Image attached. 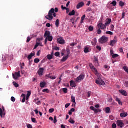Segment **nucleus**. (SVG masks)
<instances>
[{
    "label": "nucleus",
    "mask_w": 128,
    "mask_h": 128,
    "mask_svg": "<svg viewBox=\"0 0 128 128\" xmlns=\"http://www.w3.org/2000/svg\"><path fill=\"white\" fill-rule=\"evenodd\" d=\"M46 38H48L49 42H52V40L54 39L52 36H49Z\"/></svg>",
    "instance_id": "cd10ccee"
},
{
    "label": "nucleus",
    "mask_w": 128,
    "mask_h": 128,
    "mask_svg": "<svg viewBox=\"0 0 128 128\" xmlns=\"http://www.w3.org/2000/svg\"><path fill=\"white\" fill-rule=\"evenodd\" d=\"M36 56V53H31L30 55L28 56V60H32V56Z\"/></svg>",
    "instance_id": "4468645a"
},
{
    "label": "nucleus",
    "mask_w": 128,
    "mask_h": 128,
    "mask_svg": "<svg viewBox=\"0 0 128 128\" xmlns=\"http://www.w3.org/2000/svg\"><path fill=\"white\" fill-rule=\"evenodd\" d=\"M105 112L106 114H110V108L108 107L106 108Z\"/></svg>",
    "instance_id": "bb28decb"
},
{
    "label": "nucleus",
    "mask_w": 128,
    "mask_h": 128,
    "mask_svg": "<svg viewBox=\"0 0 128 128\" xmlns=\"http://www.w3.org/2000/svg\"><path fill=\"white\" fill-rule=\"evenodd\" d=\"M114 29V25H111L110 30L112 31Z\"/></svg>",
    "instance_id": "bf43d9fd"
},
{
    "label": "nucleus",
    "mask_w": 128,
    "mask_h": 128,
    "mask_svg": "<svg viewBox=\"0 0 128 128\" xmlns=\"http://www.w3.org/2000/svg\"><path fill=\"white\" fill-rule=\"evenodd\" d=\"M90 110H94H94L95 109H96V108H95L93 106H90Z\"/></svg>",
    "instance_id": "338daca9"
},
{
    "label": "nucleus",
    "mask_w": 128,
    "mask_h": 128,
    "mask_svg": "<svg viewBox=\"0 0 128 128\" xmlns=\"http://www.w3.org/2000/svg\"><path fill=\"white\" fill-rule=\"evenodd\" d=\"M52 14L54 18H56V14L54 12V8H52L49 11L48 15L46 16V18L48 20H54V16H52Z\"/></svg>",
    "instance_id": "f257e3e1"
},
{
    "label": "nucleus",
    "mask_w": 128,
    "mask_h": 128,
    "mask_svg": "<svg viewBox=\"0 0 128 128\" xmlns=\"http://www.w3.org/2000/svg\"><path fill=\"white\" fill-rule=\"evenodd\" d=\"M111 4H112L114 6H116V0L113 1L112 2Z\"/></svg>",
    "instance_id": "79ce46f5"
},
{
    "label": "nucleus",
    "mask_w": 128,
    "mask_h": 128,
    "mask_svg": "<svg viewBox=\"0 0 128 128\" xmlns=\"http://www.w3.org/2000/svg\"><path fill=\"white\" fill-rule=\"evenodd\" d=\"M124 86L126 88H128V81L124 83Z\"/></svg>",
    "instance_id": "5fc2aeb1"
},
{
    "label": "nucleus",
    "mask_w": 128,
    "mask_h": 128,
    "mask_svg": "<svg viewBox=\"0 0 128 128\" xmlns=\"http://www.w3.org/2000/svg\"><path fill=\"white\" fill-rule=\"evenodd\" d=\"M40 46V43L37 42L34 46V50H36V48H38V47Z\"/></svg>",
    "instance_id": "49530a36"
},
{
    "label": "nucleus",
    "mask_w": 128,
    "mask_h": 128,
    "mask_svg": "<svg viewBox=\"0 0 128 128\" xmlns=\"http://www.w3.org/2000/svg\"><path fill=\"white\" fill-rule=\"evenodd\" d=\"M96 83L100 86H104V84H106L104 81L102 80V78H98V80H96Z\"/></svg>",
    "instance_id": "7ed1b4c3"
},
{
    "label": "nucleus",
    "mask_w": 128,
    "mask_h": 128,
    "mask_svg": "<svg viewBox=\"0 0 128 128\" xmlns=\"http://www.w3.org/2000/svg\"><path fill=\"white\" fill-rule=\"evenodd\" d=\"M46 82H42L40 83V88H44L46 86Z\"/></svg>",
    "instance_id": "412c9836"
},
{
    "label": "nucleus",
    "mask_w": 128,
    "mask_h": 128,
    "mask_svg": "<svg viewBox=\"0 0 128 128\" xmlns=\"http://www.w3.org/2000/svg\"><path fill=\"white\" fill-rule=\"evenodd\" d=\"M116 42H118V40H112L110 41V45L111 46H114V44H116Z\"/></svg>",
    "instance_id": "9b49d317"
},
{
    "label": "nucleus",
    "mask_w": 128,
    "mask_h": 128,
    "mask_svg": "<svg viewBox=\"0 0 128 128\" xmlns=\"http://www.w3.org/2000/svg\"><path fill=\"white\" fill-rule=\"evenodd\" d=\"M112 128H116V124H113L112 125Z\"/></svg>",
    "instance_id": "0e129e2a"
},
{
    "label": "nucleus",
    "mask_w": 128,
    "mask_h": 128,
    "mask_svg": "<svg viewBox=\"0 0 128 128\" xmlns=\"http://www.w3.org/2000/svg\"><path fill=\"white\" fill-rule=\"evenodd\" d=\"M62 91L64 92V94H68V88H64L62 89Z\"/></svg>",
    "instance_id": "37998d69"
},
{
    "label": "nucleus",
    "mask_w": 128,
    "mask_h": 128,
    "mask_svg": "<svg viewBox=\"0 0 128 128\" xmlns=\"http://www.w3.org/2000/svg\"><path fill=\"white\" fill-rule=\"evenodd\" d=\"M56 28H58V26H60V20L58 19L56 20Z\"/></svg>",
    "instance_id": "b1692460"
},
{
    "label": "nucleus",
    "mask_w": 128,
    "mask_h": 128,
    "mask_svg": "<svg viewBox=\"0 0 128 128\" xmlns=\"http://www.w3.org/2000/svg\"><path fill=\"white\" fill-rule=\"evenodd\" d=\"M13 84L15 88H18V86H20V85L16 83V82H14Z\"/></svg>",
    "instance_id": "e433bc0d"
},
{
    "label": "nucleus",
    "mask_w": 128,
    "mask_h": 128,
    "mask_svg": "<svg viewBox=\"0 0 128 128\" xmlns=\"http://www.w3.org/2000/svg\"><path fill=\"white\" fill-rule=\"evenodd\" d=\"M97 34H102V30H100V28H99V29L98 30Z\"/></svg>",
    "instance_id": "4d7b16f0"
},
{
    "label": "nucleus",
    "mask_w": 128,
    "mask_h": 128,
    "mask_svg": "<svg viewBox=\"0 0 128 128\" xmlns=\"http://www.w3.org/2000/svg\"><path fill=\"white\" fill-rule=\"evenodd\" d=\"M117 125L118 126H120V128H122L123 126H124V124L122 120L117 121Z\"/></svg>",
    "instance_id": "423d86ee"
},
{
    "label": "nucleus",
    "mask_w": 128,
    "mask_h": 128,
    "mask_svg": "<svg viewBox=\"0 0 128 128\" xmlns=\"http://www.w3.org/2000/svg\"><path fill=\"white\" fill-rule=\"evenodd\" d=\"M52 54H52V55L48 54L47 56V58L48 60H52V56H53Z\"/></svg>",
    "instance_id": "a878e982"
},
{
    "label": "nucleus",
    "mask_w": 128,
    "mask_h": 128,
    "mask_svg": "<svg viewBox=\"0 0 128 128\" xmlns=\"http://www.w3.org/2000/svg\"><path fill=\"white\" fill-rule=\"evenodd\" d=\"M27 128H32V125L30 124H27Z\"/></svg>",
    "instance_id": "e2e57ef3"
},
{
    "label": "nucleus",
    "mask_w": 128,
    "mask_h": 128,
    "mask_svg": "<svg viewBox=\"0 0 128 128\" xmlns=\"http://www.w3.org/2000/svg\"><path fill=\"white\" fill-rule=\"evenodd\" d=\"M84 80V75H80L76 78V82H78L79 80Z\"/></svg>",
    "instance_id": "0eeeda50"
},
{
    "label": "nucleus",
    "mask_w": 128,
    "mask_h": 128,
    "mask_svg": "<svg viewBox=\"0 0 128 128\" xmlns=\"http://www.w3.org/2000/svg\"><path fill=\"white\" fill-rule=\"evenodd\" d=\"M108 26L106 25V24H104L102 23H100L98 24V28H100V30H104L105 28H106V26Z\"/></svg>",
    "instance_id": "20e7f679"
},
{
    "label": "nucleus",
    "mask_w": 128,
    "mask_h": 128,
    "mask_svg": "<svg viewBox=\"0 0 128 128\" xmlns=\"http://www.w3.org/2000/svg\"><path fill=\"white\" fill-rule=\"evenodd\" d=\"M124 16H126V12H123V13L122 14V18H124Z\"/></svg>",
    "instance_id": "774afa93"
},
{
    "label": "nucleus",
    "mask_w": 128,
    "mask_h": 128,
    "mask_svg": "<svg viewBox=\"0 0 128 128\" xmlns=\"http://www.w3.org/2000/svg\"><path fill=\"white\" fill-rule=\"evenodd\" d=\"M120 6H124V2H122V1H120L119 2Z\"/></svg>",
    "instance_id": "7c9ffc66"
},
{
    "label": "nucleus",
    "mask_w": 128,
    "mask_h": 128,
    "mask_svg": "<svg viewBox=\"0 0 128 128\" xmlns=\"http://www.w3.org/2000/svg\"><path fill=\"white\" fill-rule=\"evenodd\" d=\"M44 68H40L38 72L39 76H42L44 74Z\"/></svg>",
    "instance_id": "1a4fd4ad"
},
{
    "label": "nucleus",
    "mask_w": 128,
    "mask_h": 128,
    "mask_svg": "<svg viewBox=\"0 0 128 128\" xmlns=\"http://www.w3.org/2000/svg\"><path fill=\"white\" fill-rule=\"evenodd\" d=\"M94 64H95L96 66H100V64H98V59L97 58H94Z\"/></svg>",
    "instance_id": "9d476101"
},
{
    "label": "nucleus",
    "mask_w": 128,
    "mask_h": 128,
    "mask_svg": "<svg viewBox=\"0 0 128 128\" xmlns=\"http://www.w3.org/2000/svg\"><path fill=\"white\" fill-rule=\"evenodd\" d=\"M30 94H32V92L30 91L28 92V94L26 95V100H28V98H30Z\"/></svg>",
    "instance_id": "5701e85b"
},
{
    "label": "nucleus",
    "mask_w": 128,
    "mask_h": 128,
    "mask_svg": "<svg viewBox=\"0 0 128 128\" xmlns=\"http://www.w3.org/2000/svg\"><path fill=\"white\" fill-rule=\"evenodd\" d=\"M46 78H50L51 80H56V76H52V75L50 74L46 75Z\"/></svg>",
    "instance_id": "2eb2a0df"
},
{
    "label": "nucleus",
    "mask_w": 128,
    "mask_h": 128,
    "mask_svg": "<svg viewBox=\"0 0 128 128\" xmlns=\"http://www.w3.org/2000/svg\"><path fill=\"white\" fill-rule=\"evenodd\" d=\"M112 58L116 59V58H118V54H114L112 56Z\"/></svg>",
    "instance_id": "c9c22d12"
},
{
    "label": "nucleus",
    "mask_w": 128,
    "mask_h": 128,
    "mask_svg": "<svg viewBox=\"0 0 128 128\" xmlns=\"http://www.w3.org/2000/svg\"><path fill=\"white\" fill-rule=\"evenodd\" d=\"M70 84L72 88H76V82L74 80L70 81Z\"/></svg>",
    "instance_id": "ddd939ff"
},
{
    "label": "nucleus",
    "mask_w": 128,
    "mask_h": 128,
    "mask_svg": "<svg viewBox=\"0 0 128 128\" xmlns=\"http://www.w3.org/2000/svg\"><path fill=\"white\" fill-rule=\"evenodd\" d=\"M70 106V104H67L65 106L66 108H68Z\"/></svg>",
    "instance_id": "680f3d73"
},
{
    "label": "nucleus",
    "mask_w": 128,
    "mask_h": 128,
    "mask_svg": "<svg viewBox=\"0 0 128 128\" xmlns=\"http://www.w3.org/2000/svg\"><path fill=\"white\" fill-rule=\"evenodd\" d=\"M50 36V32L49 31H46L44 34L45 38H46V36H48H48Z\"/></svg>",
    "instance_id": "f3484780"
},
{
    "label": "nucleus",
    "mask_w": 128,
    "mask_h": 128,
    "mask_svg": "<svg viewBox=\"0 0 128 128\" xmlns=\"http://www.w3.org/2000/svg\"><path fill=\"white\" fill-rule=\"evenodd\" d=\"M72 102L74 104H76V97L72 96Z\"/></svg>",
    "instance_id": "f704fd0d"
},
{
    "label": "nucleus",
    "mask_w": 128,
    "mask_h": 128,
    "mask_svg": "<svg viewBox=\"0 0 128 128\" xmlns=\"http://www.w3.org/2000/svg\"><path fill=\"white\" fill-rule=\"evenodd\" d=\"M0 116L1 118H2V116H4V112H2V109L0 108Z\"/></svg>",
    "instance_id": "2f4dec72"
},
{
    "label": "nucleus",
    "mask_w": 128,
    "mask_h": 128,
    "mask_svg": "<svg viewBox=\"0 0 128 128\" xmlns=\"http://www.w3.org/2000/svg\"><path fill=\"white\" fill-rule=\"evenodd\" d=\"M57 42L58 44H64L66 43L62 38L57 39Z\"/></svg>",
    "instance_id": "39448f33"
},
{
    "label": "nucleus",
    "mask_w": 128,
    "mask_h": 128,
    "mask_svg": "<svg viewBox=\"0 0 128 128\" xmlns=\"http://www.w3.org/2000/svg\"><path fill=\"white\" fill-rule=\"evenodd\" d=\"M112 22V19H108V22L105 24L106 26L110 24Z\"/></svg>",
    "instance_id": "473e14b6"
},
{
    "label": "nucleus",
    "mask_w": 128,
    "mask_h": 128,
    "mask_svg": "<svg viewBox=\"0 0 128 128\" xmlns=\"http://www.w3.org/2000/svg\"><path fill=\"white\" fill-rule=\"evenodd\" d=\"M116 102H118V104H120V106H122V101H120V98H116Z\"/></svg>",
    "instance_id": "a211bd4d"
},
{
    "label": "nucleus",
    "mask_w": 128,
    "mask_h": 128,
    "mask_svg": "<svg viewBox=\"0 0 128 128\" xmlns=\"http://www.w3.org/2000/svg\"><path fill=\"white\" fill-rule=\"evenodd\" d=\"M40 62V60L38 58H36L34 60V62H35V64H38Z\"/></svg>",
    "instance_id": "4c0bfd02"
},
{
    "label": "nucleus",
    "mask_w": 128,
    "mask_h": 128,
    "mask_svg": "<svg viewBox=\"0 0 128 128\" xmlns=\"http://www.w3.org/2000/svg\"><path fill=\"white\" fill-rule=\"evenodd\" d=\"M124 70L126 72H127V74H128V68L127 66H124Z\"/></svg>",
    "instance_id": "c03bdc74"
},
{
    "label": "nucleus",
    "mask_w": 128,
    "mask_h": 128,
    "mask_svg": "<svg viewBox=\"0 0 128 128\" xmlns=\"http://www.w3.org/2000/svg\"><path fill=\"white\" fill-rule=\"evenodd\" d=\"M92 72H96V74H98V70L94 68L93 70H92Z\"/></svg>",
    "instance_id": "603ef678"
},
{
    "label": "nucleus",
    "mask_w": 128,
    "mask_h": 128,
    "mask_svg": "<svg viewBox=\"0 0 128 128\" xmlns=\"http://www.w3.org/2000/svg\"><path fill=\"white\" fill-rule=\"evenodd\" d=\"M90 32H92L94 30V27L90 26L88 28Z\"/></svg>",
    "instance_id": "8fccbe9b"
},
{
    "label": "nucleus",
    "mask_w": 128,
    "mask_h": 128,
    "mask_svg": "<svg viewBox=\"0 0 128 128\" xmlns=\"http://www.w3.org/2000/svg\"><path fill=\"white\" fill-rule=\"evenodd\" d=\"M108 42V38L106 36H102V38L99 40V42L102 44H106V42Z\"/></svg>",
    "instance_id": "f03ea898"
},
{
    "label": "nucleus",
    "mask_w": 128,
    "mask_h": 128,
    "mask_svg": "<svg viewBox=\"0 0 128 128\" xmlns=\"http://www.w3.org/2000/svg\"><path fill=\"white\" fill-rule=\"evenodd\" d=\"M106 34H110V36H112L114 33L112 32L108 31L106 32Z\"/></svg>",
    "instance_id": "ea45409f"
},
{
    "label": "nucleus",
    "mask_w": 128,
    "mask_h": 128,
    "mask_svg": "<svg viewBox=\"0 0 128 128\" xmlns=\"http://www.w3.org/2000/svg\"><path fill=\"white\" fill-rule=\"evenodd\" d=\"M42 92L48 94L50 92V90H48V89H44L42 90Z\"/></svg>",
    "instance_id": "58836bf2"
},
{
    "label": "nucleus",
    "mask_w": 128,
    "mask_h": 128,
    "mask_svg": "<svg viewBox=\"0 0 128 128\" xmlns=\"http://www.w3.org/2000/svg\"><path fill=\"white\" fill-rule=\"evenodd\" d=\"M55 56L58 57L60 56V52H56L54 54Z\"/></svg>",
    "instance_id": "a18cd8bd"
},
{
    "label": "nucleus",
    "mask_w": 128,
    "mask_h": 128,
    "mask_svg": "<svg viewBox=\"0 0 128 128\" xmlns=\"http://www.w3.org/2000/svg\"><path fill=\"white\" fill-rule=\"evenodd\" d=\"M54 124H56V122H58V120H56V116H54Z\"/></svg>",
    "instance_id": "864d4df0"
},
{
    "label": "nucleus",
    "mask_w": 128,
    "mask_h": 128,
    "mask_svg": "<svg viewBox=\"0 0 128 128\" xmlns=\"http://www.w3.org/2000/svg\"><path fill=\"white\" fill-rule=\"evenodd\" d=\"M96 48L97 50H100V52L102 50V48L100 47V46H97Z\"/></svg>",
    "instance_id": "13d9d810"
},
{
    "label": "nucleus",
    "mask_w": 128,
    "mask_h": 128,
    "mask_svg": "<svg viewBox=\"0 0 128 128\" xmlns=\"http://www.w3.org/2000/svg\"><path fill=\"white\" fill-rule=\"evenodd\" d=\"M120 118H126V116H128V113H121L120 114Z\"/></svg>",
    "instance_id": "dca6fc26"
},
{
    "label": "nucleus",
    "mask_w": 128,
    "mask_h": 128,
    "mask_svg": "<svg viewBox=\"0 0 128 128\" xmlns=\"http://www.w3.org/2000/svg\"><path fill=\"white\" fill-rule=\"evenodd\" d=\"M84 6V2H81L77 5L76 8L78 10H80V8H82Z\"/></svg>",
    "instance_id": "6e6552de"
},
{
    "label": "nucleus",
    "mask_w": 128,
    "mask_h": 128,
    "mask_svg": "<svg viewBox=\"0 0 128 128\" xmlns=\"http://www.w3.org/2000/svg\"><path fill=\"white\" fill-rule=\"evenodd\" d=\"M75 14H76V11H74V10H72V11L70 12L68 14V15L70 16H75Z\"/></svg>",
    "instance_id": "4be33fe9"
},
{
    "label": "nucleus",
    "mask_w": 128,
    "mask_h": 128,
    "mask_svg": "<svg viewBox=\"0 0 128 128\" xmlns=\"http://www.w3.org/2000/svg\"><path fill=\"white\" fill-rule=\"evenodd\" d=\"M68 58V55H67L66 56L63 57L62 59L61 60V62H64Z\"/></svg>",
    "instance_id": "6ab92c4d"
},
{
    "label": "nucleus",
    "mask_w": 128,
    "mask_h": 128,
    "mask_svg": "<svg viewBox=\"0 0 128 128\" xmlns=\"http://www.w3.org/2000/svg\"><path fill=\"white\" fill-rule=\"evenodd\" d=\"M32 122H34V124H36L37 122L35 118H32Z\"/></svg>",
    "instance_id": "3c124183"
},
{
    "label": "nucleus",
    "mask_w": 128,
    "mask_h": 128,
    "mask_svg": "<svg viewBox=\"0 0 128 128\" xmlns=\"http://www.w3.org/2000/svg\"><path fill=\"white\" fill-rule=\"evenodd\" d=\"M69 122H70V124H74L76 122L74 120H72V118H70L69 120Z\"/></svg>",
    "instance_id": "c85d7f7f"
},
{
    "label": "nucleus",
    "mask_w": 128,
    "mask_h": 128,
    "mask_svg": "<svg viewBox=\"0 0 128 128\" xmlns=\"http://www.w3.org/2000/svg\"><path fill=\"white\" fill-rule=\"evenodd\" d=\"M120 93L122 94V96H128V92H126V91L124 90H120Z\"/></svg>",
    "instance_id": "f8f14e48"
},
{
    "label": "nucleus",
    "mask_w": 128,
    "mask_h": 128,
    "mask_svg": "<svg viewBox=\"0 0 128 128\" xmlns=\"http://www.w3.org/2000/svg\"><path fill=\"white\" fill-rule=\"evenodd\" d=\"M88 98H90V96H91V94H92V92H88Z\"/></svg>",
    "instance_id": "052dcab7"
},
{
    "label": "nucleus",
    "mask_w": 128,
    "mask_h": 128,
    "mask_svg": "<svg viewBox=\"0 0 128 128\" xmlns=\"http://www.w3.org/2000/svg\"><path fill=\"white\" fill-rule=\"evenodd\" d=\"M84 20H86V15L83 16L82 17L80 24H84Z\"/></svg>",
    "instance_id": "393cba45"
},
{
    "label": "nucleus",
    "mask_w": 128,
    "mask_h": 128,
    "mask_svg": "<svg viewBox=\"0 0 128 128\" xmlns=\"http://www.w3.org/2000/svg\"><path fill=\"white\" fill-rule=\"evenodd\" d=\"M54 112V108H51V109H50V110H49V112L50 114H52V112Z\"/></svg>",
    "instance_id": "09e8293b"
},
{
    "label": "nucleus",
    "mask_w": 128,
    "mask_h": 128,
    "mask_svg": "<svg viewBox=\"0 0 128 128\" xmlns=\"http://www.w3.org/2000/svg\"><path fill=\"white\" fill-rule=\"evenodd\" d=\"M98 41L96 40V38L93 40V42H92V46H96Z\"/></svg>",
    "instance_id": "aec40b11"
},
{
    "label": "nucleus",
    "mask_w": 128,
    "mask_h": 128,
    "mask_svg": "<svg viewBox=\"0 0 128 128\" xmlns=\"http://www.w3.org/2000/svg\"><path fill=\"white\" fill-rule=\"evenodd\" d=\"M12 76H13V78H14V80H18V77L17 76H15L14 74H12Z\"/></svg>",
    "instance_id": "de8ad7c7"
},
{
    "label": "nucleus",
    "mask_w": 128,
    "mask_h": 128,
    "mask_svg": "<svg viewBox=\"0 0 128 128\" xmlns=\"http://www.w3.org/2000/svg\"><path fill=\"white\" fill-rule=\"evenodd\" d=\"M32 40V38H30L28 37V40H26V42H30V40Z\"/></svg>",
    "instance_id": "69168bd1"
},
{
    "label": "nucleus",
    "mask_w": 128,
    "mask_h": 128,
    "mask_svg": "<svg viewBox=\"0 0 128 128\" xmlns=\"http://www.w3.org/2000/svg\"><path fill=\"white\" fill-rule=\"evenodd\" d=\"M90 68H91V70H93L94 68V64H89Z\"/></svg>",
    "instance_id": "a19ab883"
},
{
    "label": "nucleus",
    "mask_w": 128,
    "mask_h": 128,
    "mask_svg": "<svg viewBox=\"0 0 128 128\" xmlns=\"http://www.w3.org/2000/svg\"><path fill=\"white\" fill-rule=\"evenodd\" d=\"M14 75L16 76L18 78H20V72H16Z\"/></svg>",
    "instance_id": "72a5a7b5"
},
{
    "label": "nucleus",
    "mask_w": 128,
    "mask_h": 128,
    "mask_svg": "<svg viewBox=\"0 0 128 128\" xmlns=\"http://www.w3.org/2000/svg\"><path fill=\"white\" fill-rule=\"evenodd\" d=\"M84 52H85V54H88V53L90 52V50H88V48H84Z\"/></svg>",
    "instance_id": "c756f323"
},
{
    "label": "nucleus",
    "mask_w": 128,
    "mask_h": 128,
    "mask_svg": "<svg viewBox=\"0 0 128 128\" xmlns=\"http://www.w3.org/2000/svg\"><path fill=\"white\" fill-rule=\"evenodd\" d=\"M11 100L13 102H16V98H14V96L12 97L11 98Z\"/></svg>",
    "instance_id": "6e6d98bb"
}]
</instances>
